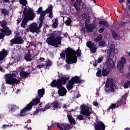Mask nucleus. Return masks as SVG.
<instances>
[{
    "label": "nucleus",
    "mask_w": 130,
    "mask_h": 130,
    "mask_svg": "<svg viewBox=\"0 0 130 130\" xmlns=\"http://www.w3.org/2000/svg\"><path fill=\"white\" fill-rule=\"evenodd\" d=\"M117 53H118V51L115 49L114 44L111 45L109 51V55H108V58L106 60V64L108 68L106 69L104 68L103 69L102 75L103 77L108 76L111 70V69H114L115 67V62L113 61V58H114V54H116Z\"/></svg>",
    "instance_id": "f257e3e1"
},
{
    "label": "nucleus",
    "mask_w": 130,
    "mask_h": 130,
    "mask_svg": "<svg viewBox=\"0 0 130 130\" xmlns=\"http://www.w3.org/2000/svg\"><path fill=\"white\" fill-rule=\"evenodd\" d=\"M66 53L67 59L66 60L67 63L72 64V63H76L78 61V57L82 56V51L80 49H78L76 52L71 47H68L66 50L64 51Z\"/></svg>",
    "instance_id": "f03ea898"
},
{
    "label": "nucleus",
    "mask_w": 130,
    "mask_h": 130,
    "mask_svg": "<svg viewBox=\"0 0 130 130\" xmlns=\"http://www.w3.org/2000/svg\"><path fill=\"white\" fill-rule=\"evenodd\" d=\"M61 35V31L59 30H54L50 34L49 37L47 38L46 42L48 45L54 46L56 48L58 47V45H61V41L62 37Z\"/></svg>",
    "instance_id": "7ed1b4c3"
},
{
    "label": "nucleus",
    "mask_w": 130,
    "mask_h": 130,
    "mask_svg": "<svg viewBox=\"0 0 130 130\" xmlns=\"http://www.w3.org/2000/svg\"><path fill=\"white\" fill-rule=\"evenodd\" d=\"M69 80H70V76H68L67 77H61L60 79H58L57 81L53 80L51 82L50 86L54 88L56 87L57 89V88H59L62 83H63V85H66L67 81H69Z\"/></svg>",
    "instance_id": "20e7f679"
},
{
    "label": "nucleus",
    "mask_w": 130,
    "mask_h": 130,
    "mask_svg": "<svg viewBox=\"0 0 130 130\" xmlns=\"http://www.w3.org/2000/svg\"><path fill=\"white\" fill-rule=\"evenodd\" d=\"M105 87V91L109 94H110V93H113L115 91V89H114V84H113V79L111 78H107Z\"/></svg>",
    "instance_id": "39448f33"
},
{
    "label": "nucleus",
    "mask_w": 130,
    "mask_h": 130,
    "mask_svg": "<svg viewBox=\"0 0 130 130\" xmlns=\"http://www.w3.org/2000/svg\"><path fill=\"white\" fill-rule=\"evenodd\" d=\"M22 17L35 18L36 17V14L34 13L33 10L31 9V8L27 6H25L23 9Z\"/></svg>",
    "instance_id": "423d86ee"
},
{
    "label": "nucleus",
    "mask_w": 130,
    "mask_h": 130,
    "mask_svg": "<svg viewBox=\"0 0 130 130\" xmlns=\"http://www.w3.org/2000/svg\"><path fill=\"white\" fill-rule=\"evenodd\" d=\"M6 81V84H8V85H18L20 83V80L19 79H17L16 78H13V77H11V76H9L7 74L5 75Z\"/></svg>",
    "instance_id": "0eeeda50"
},
{
    "label": "nucleus",
    "mask_w": 130,
    "mask_h": 130,
    "mask_svg": "<svg viewBox=\"0 0 130 130\" xmlns=\"http://www.w3.org/2000/svg\"><path fill=\"white\" fill-rule=\"evenodd\" d=\"M126 98H127V94L125 93L124 95L120 98V101H117L116 104H111L112 107H113V108H116V107H119L120 105L122 104V102H124V103H125V101L126 100Z\"/></svg>",
    "instance_id": "6e6552de"
},
{
    "label": "nucleus",
    "mask_w": 130,
    "mask_h": 130,
    "mask_svg": "<svg viewBox=\"0 0 130 130\" xmlns=\"http://www.w3.org/2000/svg\"><path fill=\"white\" fill-rule=\"evenodd\" d=\"M80 114L84 115V116H86L85 118H87V117L90 116V115L92 114V113L90 111L89 107L87 106H83L81 107Z\"/></svg>",
    "instance_id": "1a4fd4ad"
},
{
    "label": "nucleus",
    "mask_w": 130,
    "mask_h": 130,
    "mask_svg": "<svg viewBox=\"0 0 130 130\" xmlns=\"http://www.w3.org/2000/svg\"><path fill=\"white\" fill-rule=\"evenodd\" d=\"M86 46L89 48L91 53H95L97 51V46L95 45L94 43H92L91 41L87 42Z\"/></svg>",
    "instance_id": "9d476101"
},
{
    "label": "nucleus",
    "mask_w": 130,
    "mask_h": 130,
    "mask_svg": "<svg viewBox=\"0 0 130 130\" xmlns=\"http://www.w3.org/2000/svg\"><path fill=\"white\" fill-rule=\"evenodd\" d=\"M89 22H88V20L85 21V27L86 31L88 33H93L94 32V30H95V25L94 24L90 23L89 24Z\"/></svg>",
    "instance_id": "9b49d317"
},
{
    "label": "nucleus",
    "mask_w": 130,
    "mask_h": 130,
    "mask_svg": "<svg viewBox=\"0 0 130 130\" xmlns=\"http://www.w3.org/2000/svg\"><path fill=\"white\" fill-rule=\"evenodd\" d=\"M125 63H126V59L125 58H124V57H122L121 58V60L118 62V70L120 72H121V71H123V64H125Z\"/></svg>",
    "instance_id": "f8f14e48"
},
{
    "label": "nucleus",
    "mask_w": 130,
    "mask_h": 130,
    "mask_svg": "<svg viewBox=\"0 0 130 130\" xmlns=\"http://www.w3.org/2000/svg\"><path fill=\"white\" fill-rule=\"evenodd\" d=\"M62 84H63V83H62V84H60V87L57 88L58 89V94L59 96H61V97L65 96L68 92L67 89H66L64 87H62Z\"/></svg>",
    "instance_id": "ddd939ff"
},
{
    "label": "nucleus",
    "mask_w": 130,
    "mask_h": 130,
    "mask_svg": "<svg viewBox=\"0 0 130 130\" xmlns=\"http://www.w3.org/2000/svg\"><path fill=\"white\" fill-rule=\"evenodd\" d=\"M23 18L22 20L21 23V27L22 28H25V25H27V23L29 22V21H33L35 17H29L27 16H23Z\"/></svg>",
    "instance_id": "4468645a"
},
{
    "label": "nucleus",
    "mask_w": 130,
    "mask_h": 130,
    "mask_svg": "<svg viewBox=\"0 0 130 130\" xmlns=\"http://www.w3.org/2000/svg\"><path fill=\"white\" fill-rule=\"evenodd\" d=\"M29 31L31 33H36V34H39L38 29L37 28V23L36 22L32 23L29 27Z\"/></svg>",
    "instance_id": "2eb2a0df"
},
{
    "label": "nucleus",
    "mask_w": 130,
    "mask_h": 130,
    "mask_svg": "<svg viewBox=\"0 0 130 130\" xmlns=\"http://www.w3.org/2000/svg\"><path fill=\"white\" fill-rule=\"evenodd\" d=\"M95 130H105V124L102 121H98L95 125Z\"/></svg>",
    "instance_id": "dca6fc26"
},
{
    "label": "nucleus",
    "mask_w": 130,
    "mask_h": 130,
    "mask_svg": "<svg viewBox=\"0 0 130 130\" xmlns=\"http://www.w3.org/2000/svg\"><path fill=\"white\" fill-rule=\"evenodd\" d=\"M39 103H40V98H37L33 99L32 101H30V103L27 104V106L29 107L30 109H32L33 105L35 106L37 105Z\"/></svg>",
    "instance_id": "f3484780"
},
{
    "label": "nucleus",
    "mask_w": 130,
    "mask_h": 130,
    "mask_svg": "<svg viewBox=\"0 0 130 130\" xmlns=\"http://www.w3.org/2000/svg\"><path fill=\"white\" fill-rule=\"evenodd\" d=\"M8 55V51L6 49H3L1 51H0V61L4 60L6 57Z\"/></svg>",
    "instance_id": "a211bd4d"
},
{
    "label": "nucleus",
    "mask_w": 130,
    "mask_h": 130,
    "mask_svg": "<svg viewBox=\"0 0 130 130\" xmlns=\"http://www.w3.org/2000/svg\"><path fill=\"white\" fill-rule=\"evenodd\" d=\"M69 81L73 83L74 85H75V84H78V83H82V81L80 80V77L78 76H75L72 77Z\"/></svg>",
    "instance_id": "6ab92c4d"
},
{
    "label": "nucleus",
    "mask_w": 130,
    "mask_h": 130,
    "mask_svg": "<svg viewBox=\"0 0 130 130\" xmlns=\"http://www.w3.org/2000/svg\"><path fill=\"white\" fill-rule=\"evenodd\" d=\"M43 64L44 66V69L47 70V69H49L50 67L52 66V62L50 59H47L46 61H44V63H43Z\"/></svg>",
    "instance_id": "aec40b11"
},
{
    "label": "nucleus",
    "mask_w": 130,
    "mask_h": 130,
    "mask_svg": "<svg viewBox=\"0 0 130 130\" xmlns=\"http://www.w3.org/2000/svg\"><path fill=\"white\" fill-rule=\"evenodd\" d=\"M30 110H31V109L29 106H28V105H27L26 107L20 111L19 115H20V116H25L26 115V113H27V112L30 111Z\"/></svg>",
    "instance_id": "412c9836"
},
{
    "label": "nucleus",
    "mask_w": 130,
    "mask_h": 130,
    "mask_svg": "<svg viewBox=\"0 0 130 130\" xmlns=\"http://www.w3.org/2000/svg\"><path fill=\"white\" fill-rule=\"evenodd\" d=\"M81 4H82V0H77L74 4V8L76 11H80L81 8Z\"/></svg>",
    "instance_id": "4be33fe9"
},
{
    "label": "nucleus",
    "mask_w": 130,
    "mask_h": 130,
    "mask_svg": "<svg viewBox=\"0 0 130 130\" xmlns=\"http://www.w3.org/2000/svg\"><path fill=\"white\" fill-rule=\"evenodd\" d=\"M44 94H45V89L44 88L38 90V98H40V99L43 97Z\"/></svg>",
    "instance_id": "5701e85b"
},
{
    "label": "nucleus",
    "mask_w": 130,
    "mask_h": 130,
    "mask_svg": "<svg viewBox=\"0 0 130 130\" xmlns=\"http://www.w3.org/2000/svg\"><path fill=\"white\" fill-rule=\"evenodd\" d=\"M19 75L23 79H27L29 76V73L25 72V71L23 70H21Z\"/></svg>",
    "instance_id": "b1692460"
},
{
    "label": "nucleus",
    "mask_w": 130,
    "mask_h": 130,
    "mask_svg": "<svg viewBox=\"0 0 130 130\" xmlns=\"http://www.w3.org/2000/svg\"><path fill=\"white\" fill-rule=\"evenodd\" d=\"M34 58V56L32 57V55H31L30 52H28L24 56V59H25L26 61H31Z\"/></svg>",
    "instance_id": "393cba45"
},
{
    "label": "nucleus",
    "mask_w": 130,
    "mask_h": 130,
    "mask_svg": "<svg viewBox=\"0 0 130 130\" xmlns=\"http://www.w3.org/2000/svg\"><path fill=\"white\" fill-rule=\"evenodd\" d=\"M67 117L69 119V121L70 122V123H73V124H76V120H75V118L73 117L70 114L67 115Z\"/></svg>",
    "instance_id": "a878e982"
},
{
    "label": "nucleus",
    "mask_w": 130,
    "mask_h": 130,
    "mask_svg": "<svg viewBox=\"0 0 130 130\" xmlns=\"http://www.w3.org/2000/svg\"><path fill=\"white\" fill-rule=\"evenodd\" d=\"M112 32V36L113 37V38L115 39V40H119L120 38L119 36H118V35H117V33H116V31L114 30H112L111 31Z\"/></svg>",
    "instance_id": "bb28decb"
},
{
    "label": "nucleus",
    "mask_w": 130,
    "mask_h": 130,
    "mask_svg": "<svg viewBox=\"0 0 130 130\" xmlns=\"http://www.w3.org/2000/svg\"><path fill=\"white\" fill-rule=\"evenodd\" d=\"M58 19L57 18H56L55 19L54 22H53V24H52V26L53 28V29H56L57 27H58Z\"/></svg>",
    "instance_id": "cd10ccee"
},
{
    "label": "nucleus",
    "mask_w": 130,
    "mask_h": 130,
    "mask_svg": "<svg viewBox=\"0 0 130 130\" xmlns=\"http://www.w3.org/2000/svg\"><path fill=\"white\" fill-rule=\"evenodd\" d=\"M16 40L18 45L23 44V43H24V40H23L22 37H16Z\"/></svg>",
    "instance_id": "c85d7f7f"
},
{
    "label": "nucleus",
    "mask_w": 130,
    "mask_h": 130,
    "mask_svg": "<svg viewBox=\"0 0 130 130\" xmlns=\"http://www.w3.org/2000/svg\"><path fill=\"white\" fill-rule=\"evenodd\" d=\"M40 14V16L39 18V20H41L42 21H43V19H45V16H46V13L45 12V11H42Z\"/></svg>",
    "instance_id": "c756f323"
},
{
    "label": "nucleus",
    "mask_w": 130,
    "mask_h": 130,
    "mask_svg": "<svg viewBox=\"0 0 130 130\" xmlns=\"http://www.w3.org/2000/svg\"><path fill=\"white\" fill-rule=\"evenodd\" d=\"M99 25H103L105 27H108L109 24L106 20H101L99 22Z\"/></svg>",
    "instance_id": "7c9ffc66"
},
{
    "label": "nucleus",
    "mask_w": 130,
    "mask_h": 130,
    "mask_svg": "<svg viewBox=\"0 0 130 130\" xmlns=\"http://www.w3.org/2000/svg\"><path fill=\"white\" fill-rule=\"evenodd\" d=\"M49 108H50V103H48L46 105L45 108H41L40 109V110L44 112V111H46V110H47V109H49Z\"/></svg>",
    "instance_id": "2f4dec72"
},
{
    "label": "nucleus",
    "mask_w": 130,
    "mask_h": 130,
    "mask_svg": "<svg viewBox=\"0 0 130 130\" xmlns=\"http://www.w3.org/2000/svg\"><path fill=\"white\" fill-rule=\"evenodd\" d=\"M1 13L3 14L4 16H9V13H10V12L8 11V10L2 9H1Z\"/></svg>",
    "instance_id": "473e14b6"
},
{
    "label": "nucleus",
    "mask_w": 130,
    "mask_h": 130,
    "mask_svg": "<svg viewBox=\"0 0 130 130\" xmlns=\"http://www.w3.org/2000/svg\"><path fill=\"white\" fill-rule=\"evenodd\" d=\"M10 45L11 46H13V45L14 44H18V43L17 42V38L16 37L14 38V39H11L10 41Z\"/></svg>",
    "instance_id": "72a5a7b5"
},
{
    "label": "nucleus",
    "mask_w": 130,
    "mask_h": 130,
    "mask_svg": "<svg viewBox=\"0 0 130 130\" xmlns=\"http://www.w3.org/2000/svg\"><path fill=\"white\" fill-rule=\"evenodd\" d=\"M74 83L69 81V85H67L68 90H72L74 88Z\"/></svg>",
    "instance_id": "f704fd0d"
},
{
    "label": "nucleus",
    "mask_w": 130,
    "mask_h": 130,
    "mask_svg": "<svg viewBox=\"0 0 130 130\" xmlns=\"http://www.w3.org/2000/svg\"><path fill=\"white\" fill-rule=\"evenodd\" d=\"M65 24L66 26H71V24H72V19L70 17H68L67 20L65 21Z\"/></svg>",
    "instance_id": "c9c22d12"
},
{
    "label": "nucleus",
    "mask_w": 130,
    "mask_h": 130,
    "mask_svg": "<svg viewBox=\"0 0 130 130\" xmlns=\"http://www.w3.org/2000/svg\"><path fill=\"white\" fill-rule=\"evenodd\" d=\"M0 24H1L2 28H3V29H6V26H7V22H6L5 20L0 21Z\"/></svg>",
    "instance_id": "e433bc0d"
},
{
    "label": "nucleus",
    "mask_w": 130,
    "mask_h": 130,
    "mask_svg": "<svg viewBox=\"0 0 130 130\" xmlns=\"http://www.w3.org/2000/svg\"><path fill=\"white\" fill-rule=\"evenodd\" d=\"M19 4L23 7H26L27 6V0H19Z\"/></svg>",
    "instance_id": "4c0bfd02"
},
{
    "label": "nucleus",
    "mask_w": 130,
    "mask_h": 130,
    "mask_svg": "<svg viewBox=\"0 0 130 130\" xmlns=\"http://www.w3.org/2000/svg\"><path fill=\"white\" fill-rule=\"evenodd\" d=\"M102 40V35H99L94 39L95 42H99V41Z\"/></svg>",
    "instance_id": "58836bf2"
},
{
    "label": "nucleus",
    "mask_w": 130,
    "mask_h": 130,
    "mask_svg": "<svg viewBox=\"0 0 130 130\" xmlns=\"http://www.w3.org/2000/svg\"><path fill=\"white\" fill-rule=\"evenodd\" d=\"M39 21H40V23L39 24V26H37L38 31H39V33L40 32H41L40 29H41V27H42V24H43V20H39Z\"/></svg>",
    "instance_id": "ea45409f"
},
{
    "label": "nucleus",
    "mask_w": 130,
    "mask_h": 130,
    "mask_svg": "<svg viewBox=\"0 0 130 130\" xmlns=\"http://www.w3.org/2000/svg\"><path fill=\"white\" fill-rule=\"evenodd\" d=\"M129 87H130V81H127L124 84V88L127 89V88H128Z\"/></svg>",
    "instance_id": "a19ab883"
},
{
    "label": "nucleus",
    "mask_w": 130,
    "mask_h": 130,
    "mask_svg": "<svg viewBox=\"0 0 130 130\" xmlns=\"http://www.w3.org/2000/svg\"><path fill=\"white\" fill-rule=\"evenodd\" d=\"M99 46H101L102 47H105V41L102 40L99 42Z\"/></svg>",
    "instance_id": "79ce46f5"
},
{
    "label": "nucleus",
    "mask_w": 130,
    "mask_h": 130,
    "mask_svg": "<svg viewBox=\"0 0 130 130\" xmlns=\"http://www.w3.org/2000/svg\"><path fill=\"white\" fill-rule=\"evenodd\" d=\"M44 60H45V58L44 57H41L38 60L37 62L40 64V63H42V62H44Z\"/></svg>",
    "instance_id": "37998d69"
},
{
    "label": "nucleus",
    "mask_w": 130,
    "mask_h": 130,
    "mask_svg": "<svg viewBox=\"0 0 130 130\" xmlns=\"http://www.w3.org/2000/svg\"><path fill=\"white\" fill-rule=\"evenodd\" d=\"M4 34L6 36H10L12 34V30L11 29L6 30Z\"/></svg>",
    "instance_id": "c03bdc74"
},
{
    "label": "nucleus",
    "mask_w": 130,
    "mask_h": 130,
    "mask_svg": "<svg viewBox=\"0 0 130 130\" xmlns=\"http://www.w3.org/2000/svg\"><path fill=\"white\" fill-rule=\"evenodd\" d=\"M42 12H43V8H42V7H41L38 8L37 11H36V13L37 15H39V14H41Z\"/></svg>",
    "instance_id": "a18cd8bd"
},
{
    "label": "nucleus",
    "mask_w": 130,
    "mask_h": 130,
    "mask_svg": "<svg viewBox=\"0 0 130 130\" xmlns=\"http://www.w3.org/2000/svg\"><path fill=\"white\" fill-rule=\"evenodd\" d=\"M8 108L9 109H10L11 111H13V110H15V109H16V105H9Z\"/></svg>",
    "instance_id": "49530a36"
},
{
    "label": "nucleus",
    "mask_w": 130,
    "mask_h": 130,
    "mask_svg": "<svg viewBox=\"0 0 130 130\" xmlns=\"http://www.w3.org/2000/svg\"><path fill=\"white\" fill-rule=\"evenodd\" d=\"M54 104V108H57L58 107V105H59V104H58V102H57V101H54L53 102Z\"/></svg>",
    "instance_id": "de8ad7c7"
},
{
    "label": "nucleus",
    "mask_w": 130,
    "mask_h": 130,
    "mask_svg": "<svg viewBox=\"0 0 130 130\" xmlns=\"http://www.w3.org/2000/svg\"><path fill=\"white\" fill-rule=\"evenodd\" d=\"M54 127H55V126L53 122L51 123V125L50 126L48 125V128L49 130L52 129V128H54Z\"/></svg>",
    "instance_id": "09e8293b"
},
{
    "label": "nucleus",
    "mask_w": 130,
    "mask_h": 130,
    "mask_svg": "<svg viewBox=\"0 0 130 130\" xmlns=\"http://www.w3.org/2000/svg\"><path fill=\"white\" fill-rule=\"evenodd\" d=\"M77 117L79 120H84V116L82 115H77Z\"/></svg>",
    "instance_id": "8fccbe9b"
},
{
    "label": "nucleus",
    "mask_w": 130,
    "mask_h": 130,
    "mask_svg": "<svg viewBox=\"0 0 130 130\" xmlns=\"http://www.w3.org/2000/svg\"><path fill=\"white\" fill-rule=\"evenodd\" d=\"M101 73H102V70H99L96 73V77H100V76H101Z\"/></svg>",
    "instance_id": "3c124183"
},
{
    "label": "nucleus",
    "mask_w": 130,
    "mask_h": 130,
    "mask_svg": "<svg viewBox=\"0 0 130 130\" xmlns=\"http://www.w3.org/2000/svg\"><path fill=\"white\" fill-rule=\"evenodd\" d=\"M42 68H44V65H43V63L42 64L37 66L35 69H42Z\"/></svg>",
    "instance_id": "603ef678"
},
{
    "label": "nucleus",
    "mask_w": 130,
    "mask_h": 130,
    "mask_svg": "<svg viewBox=\"0 0 130 130\" xmlns=\"http://www.w3.org/2000/svg\"><path fill=\"white\" fill-rule=\"evenodd\" d=\"M71 128V126L69 125V124H66L64 125V129L65 130H70Z\"/></svg>",
    "instance_id": "864d4df0"
},
{
    "label": "nucleus",
    "mask_w": 130,
    "mask_h": 130,
    "mask_svg": "<svg viewBox=\"0 0 130 130\" xmlns=\"http://www.w3.org/2000/svg\"><path fill=\"white\" fill-rule=\"evenodd\" d=\"M80 31H81L82 33H83V34H85V33H86V28H85V27L83 26V27L81 28Z\"/></svg>",
    "instance_id": "5fc2aeb1"
},
{
    "label": "nucleus",
    "mask_w": 130,
    "mask_h": 130,
    "mask_svg": "<svg viewBox=\"0 0 130 130\" xmlns=\"http://www.w3.org/2000/svg\"><path fill=\"white\" fill-rule=\"evenodd\" d=\"M5 34L3 33V32H0V39H4V38H5Z\"/></svg>",
    "instance_id": "6e6d98bb"
},
{
    "label": "nucleus",
    "mask_w": 130,
    "mask_h": 130,
    "mask_svg": "<svg viewBox=\"0 0 130 130\" xmlns=\"http://www.w3.org/2000/svg\"><path fill=\"white\" fill-rule=\"evenodd\" d=\"M39 110H40V109H36V111L33 113L34 115L38 114V113H39Z\"/></svg>",
    "instance_id": "4d7b16f0"
},
{
    "label": "nucleus",
    "mask_w": 130,
    "mask_h": 130,
    "mask_svg": "<svg viewBox=\"0 0 130 130\" xmlns=\"http://www.w3.org/2000/svg\"><path fill=\"white\" fill-rule=\"evenodd\" d=\"M57 127H58V128H59L60 130H63V127H62V126H61V125H60L58 123H57Z\"/></svg>",
    "instance_id": "13d9d810"
},
{
    "label": "nucleus",
    "mask_w": 130,
    "mask_h": 130,
    "mask_svg": "<svg viewBox=\"0 0 130 130\" xmlns=\"http://www.w3.org/2000/svg\"><path fill=\"white\" fill-rule=\"evenodd\" d=\"M81 17L82 18V19H87V14H85V13H83L82 15H81Z\"/></svg>",
    "instance_id": "bf43d9fd"
},
{
    "label": "nucleus",
    "mask_w": 130,
    "mask_h": 130,
    "mask_svg": "<svg viewBox=\"0 0 130 130\" xmlns=\"http://www.w3.org/2000/svg\"><path fill=\"white\" fill-rule=\"evenodd\" d=\"M102 60H103V57H99L98 59L97 62H98V63H101V61H102Z\"/></svg>",
    "instance_id": "052dcab7"
},
{
    "label": "nucleus",
    "mask_w": 130,
    "mask_h": 130,
    "mask_svg": "<svg viewBox=\"0 0 130 130\" xmlns=\"http://www.w3.org/2000/svg\"><path fill=\"white\" fill-rule=\"evenodd\" d=\"M104 30H105V28H100L99 29V33H103L104 32Z\"/></svg>",
    "instance_id": "680f3d73"
},
{
    "label": "nucleus",
    "mask_w": 130,
    "mask_h": 130,
    "mask_svg": "<svg viewBox=\"0 0 130 130\" xmlns=\"http://www.w3.org/2000/svg\"><path fill=\"white\" fill-rule=\"evenodd\" d=\"M7 76H9V77H11L12 78H14V77H16V74L15 73H13L11 74H6Z\"/></svg>",
    "instance_id": "e2e57ef3"
},
{
    "label": "nucleus",
    "mask_w": 130,
    "mask_h": 130,
    "mask_svg": "<svg viewBox=\"0 0 130 130\" xmlns=\"http://www.w3.org/2000/svg\"><path fill=\"white\" fill-rule=\"evenodd\" d=\"M60 55L61 58H64L66 57V54L63 53H61Z\"/></svg>",
    "instance_id": "0e129e2a"
},
{
    "label": "nucleus",
    "mask_w": 130,
    "mask_h": 130,
    "mask_svg": "<svg viewBox=\"0 0 130 130\" xmlns=\"http://www.w3.org/2000/svg\"><path fill=\"white\" fill-rule=\"evenodd\" d=\"M46 14H49L50 13H52V12H51L50 10H49L48 8L46 10H44Z\"/></svg>",
    "instance_id": "69168bd1"
},
{
    "label": "nucleus",
    "mask_w": 130,
    "mask_h": 130,
    "mask_svg": "<svg viewBox=\"0 0 130 130\" xmlns=\"http://www.w3.org/2000/svg\"><path fill=\"white\" fill-rule=\"evenodd\" d=\"M48 9L51 12H52V9H53V7H52V5H50L49 7H48Z\"/></svg>",
    "instance_id": "338daca9"
},
{
    "label": "nucleus",
    "mask_w": 130,
    "mask_h": 130,
    "mask_svg": "<svg viewBox=\"0 0 130 130\" xmlns=\"http://www.w3.org/2000/svg\"><path fill=\"white\" fill-rule=\"evenodd\" d=\"M93 105H94V106H98L99 104L97 102H93Z\"/></svg>",
    "instance_id": "774afa93"
}]
</instances>
